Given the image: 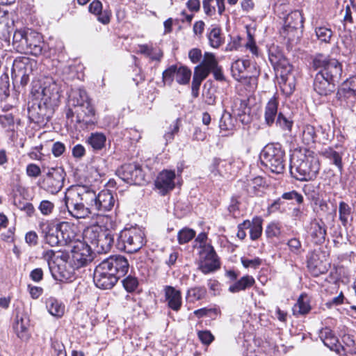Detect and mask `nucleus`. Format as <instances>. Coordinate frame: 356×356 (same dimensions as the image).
<instances>
[{
    "label": "nucleus",
    "instance_id": "1",
    "mask_svg": "<svg viewBox=\"0 0 356 356\" xmlns=\"http://www.w3.org/2000/svg\"><path fill=\"white\" fill-rule=\"evenodd\" d=\"M129 268L128 260L124 257L111 256L96 266L94 272V282L99 289H110L127 273Z\"/></svg>",
    "mask_w": 356,
    "mask_h": 356
},
{
    "label": "nucleus",
    "instance_id": "2",
    "mask_svg": "<svg viewBox=\"0 0 356 356\" xmlns=\"http://www.w3.org/2000/svg\"><path fill=\"white\" fill-rule=\"evenodd\" d=\"M95 191L83 186L68 188L64 201L69 213L74 218H85L93 213L92 202Z\"/></svg>",
    "mask_w": 356,
    "mask_h": 356
},
{
    "label": "nucleus",
    "instance_id": "3",
    "mask_svg": "<svg viewBox=\"0 0 356 356\" xmlns=\"http://www.w3.org/2000/svg\"><path fill=\"white\" fill-rule=\"evenodd\" d=\"M320 170V162L317 155L309 150L305 152H296L291 158L290 173L300 181L314 179Z\"/></svg>",
    "mask_w": 356,
    "mask_h": 356
},
{
    "label": "nucleus",
    "instance_id": "4",
    "mask_svg": "<svg viewBox=\"0 0 356 356\" xmlns=\"http://www.w3.org/2000/svg\"><path fill=\"white\" fill-rule=\"evenodd\" d=\"M268 60L276 76L280 78V84L282 90L287 94L292 93L294 85L287 82L288 76L291 73L293 67L278 46L273 44L268 47Z\"/></svg>",
    "mask_w": 356,
    "mask_h": 356
},
{
    "label": "nucleus",
    "instance_id": "5",
    "mask_svg": "<svg viewBox=\"0 0 356 356\" xmlns=\"http://www.w3.org/2000/svg\"><path fill=\"white\" fill-rule=\"evenodd\" d=\"M72 105L76 108V122L82 129H88L95 122V111L92 108L87 92L83 89L76 90L71 99Z\"/></svg>",
    "mask_w": 356,
    "mask_h": 356
},
{
    "label": "nucleus",
    "instance_id": "6",
    "mask_svg": "<svg viewBox=\"0 0 356 356\" xmlns=\"http://www.w3.org/2000/svg\"><path fill=\"white\" fill-rule=\"evenodd\" d=\"M261 164L272 172L282 174L285 170L286 155L280 143L268 144L260 154Z\"/></svg>",
    "mask_w": 356,
    "mask_h": 356
},
{
    "label": "nucleus",
    "instance_id": "7",
    "mask_svg": "<svg viewBox=\"0 0 356 356\" xmlns=\"http://www.w3.org/2000/svg\"><path fill=\"white\" fill-rule=\"evenodd\" d=\"M144 232L138 227L126 228L122 230L117 238L116 247L121 251L134 253L145 244Z\"/></svg>",
    "mask_w": 356,
    "mask_h": 356
},
{
    "label": "nucleus",
    "instance_id": "8",
    "mask_svg": "<svg viewBox=\"0 0 356 356\" xmlns=\"http://www.w3.org/2000/svg\"><path fill=\"white\" fill-rule=\"evenodd\" d=\"M312 64L315 70H319L318 74L337 83L339 82L342 74V65L337 59L318 54L314 58Z\"/></svg>",
    "mask_w": 356,
    "mask_h": 356
},
{
    "label": "nucleus",
    "instance_id": "9",
    "mask_svg": "<svg viewBox=\"0 0 356 356\" xmlns=\"http://www.w3.org/2000/svg\"><path fill=\"white\" fill-rule=\"evenodd\" d=\"M200 261L198 268L207 275L220 268V262L214 248L211 245H204L200 252Z\"/></svg>",
    "mask_w": 356,
    "mask_h": 356
},
{
    "label": "nucleus",
    "instance_id": "10",
    "mask_svg": "<svg viewBox=\"0 0 356 356\" xmlns=\"http://www.w3.org/2000/svg\"><path fill=\"white\" fill-rule=\"evenodd\" d=\"M65 173L63 168H51L42 181V187L51 194L58 193L63 187Z\"/></svg>",
    "mask_w": 356,
    "mask_h": 356
},
{
    "label": "nucleus",
    "instance_id": "11",
    "mask_svg": "<svg viewBox=\"0 0 356 356\" xmlns=\"http://www.w3.org/2000/svg\"><path fill=\"white\" fill-rule=\"evenodd\" d=\"M51 109L44 102L33 101L29 103V118L34 123L46 124L51 118Z\"/></svg>",
    "mask_w": 356,
    "mask_h": 356
},
{
    "label": "nucleus",
    "instance_id": "12",
    "mask_svg": "<svg viewBox=\"0 0 356 356\" xmlns=\"http://www.w3.org/2000/svg\"><path fill=\"white\" fill-rule=\"evenodd\" d=\"M118 174L122 180L131 184L143 185L145 182L140 166L136 163L123 165Z\"/></svg>",
    "mask_w": 356,
    "mask_h": 356
},
{
    "label": "nucleus",
    "instance_id": "13",
    "mask_svg": "<svg viewBox=\"0 0 356 356\" xmlns=\"http://www.w3.org/2000/svg\"><path fill=\"white\" fill-rule=\"evenodd\" d=\"M71 252L72 264L76 268L86 266L92 260L91 248L81 241L73 245Z\"/></svg>",
    "mask_w": 356,
    "mask_h": 356
},
{
    "label": "nucleus",
    "instance_id": "14",
    "mask_svg": "<svg viewBox=\"0 0 356 356\" xmlns=\"http://www.w3.org/2000/svg\"><path fill=\"white\" fill-rule=\"evenodd\" d=\"M115 202L113 195L110 191L103 190L97 195L95 191V200L92 202L94 214L103 215L105 212L111 211Z\"/></svg>",
    "mask_w": 356,
    "mask_h": 356
},
{
    "label": "nucleus",
    "instance_id": "15",
    "mask_svg": "<svg viewBox=\"0 0 356 356\" xmlns=\"http://www.w3.org/2000/svg\"><path fill=\"white\" fill-rule=\"evenodd\" d=\"M250 62L248 60H237L232 63L231 71L233 77L244 83H248L250 85V89L254 90L257 87V79L255 76L248 77L244 75L245 70L250 66Z\"/></svg>",
    "mask_w": 356,
    "mask_h": 356
},
{
    "label": "nucleus",
    "instance_id": "16",
    "mask_svg": "<svg viewBox=\"0 0 356 356\" xmlns=\"http://www.w3.org/2000/svg\"><path fill=\"white\" fill-rule=\"evenodd\" d=\"M175 177L173 170H163L158 175L154 185L161 195H165L174 189Z\"/></svg>",
    "mask_w": 356,
    "mask_h": 356
},
{
    "label": "nucleus",
    "instance_id": "17",
    "mask_svg": "<svg viewBox=\"0 0 356 356\" xmlns=\"http://www.w3.org/2000/svg\"><path fill=\"white\" fill-rule=\"evenodd\" d=\"M40 227L48 244L52 247L60 244L59 222L47 220L41 222Z\"/></svg>",
    "mask_w": 356,
    "mask_h": 356
},
{
    "label": "nucleus",
    "instance_id": "18",
    "mask_svg": "<svg viewBox=\"0 0 356 356\" xmlns=\"http://www.w3.org/2000/svg\"><path fill=\"white\" fill-rule=\"evenodd\" d=\"M50 271L52 277L62 282H72L74 278V269L67 264H56L50 265Z\"/></svg>",
    "mask_w": 356,
    "mask_h": 356
},
{
    "label": "nucleus",
    "instance_id": "19",
    "mask_svg": "<svg viewBox=\"0 0 356 356\" xmlns=\"http://www.w3.org/2000/svg\"><path fill=\"white\" fill-rule=\"evenodd\" d=\"M26 42H27V49L22 51V53L30 54L35 56L42 54L44 42L39 33L30 31L26 35Z\"/></svg>",
    "mask_w": 356,
    "mask_h": 356
},
{
    "label": "nucleus",
    "instance_id": "20",
    "mask_svg": "<svg viewBox=\"0 0 356 356\" xmlns=\"http://www.w3.org/2000/svg\"><path fill=\"white\" fill-rule=\"evenodd\" d=\"M337 83L316 74L314 81V90L322 96H327L335 90Z\"/></svg>",
    "mask_w": 356,
    "mask_h": 356
},
{
    "label": "nucleus",
    "instance_id": "21",
    "mask_svg": "<svg viewBox=\"0 0 356 356\" xmlns=\"http://www.w3.org/2000/svg\"><path fill=\"white\" fill-rule=\"evenodd\" d=\"M163 291L168 306L174 311H179L182 305L181 291L172 286H165Z\"/></svg>",
    "mask_w": 356,
    "mask_h": 356
},
{
    "label": "nucleus",
    "instance_id": "22",
    "mask_svg": "<svg viewBox=\"0 0 356 356\" xmlns=\"http://www.w3.org/2000/svg\"><path fill=\"white\" fill-rule=\"evenodd\" d=\"M218 66V62L213 53L205 52L201 63L195 67V70L200 73L205 74L207 77L209 74Z\"/></svg>",
    "mask_w": 356,
    "mask_h": 356
},
{
    "label": "nucleus",
    "instance_id": "23",
    "mask_svg": "<svg viewBox=\"0 0 356 356\" xmlns=\"http://www.w3.org/2000/svg\"><path fill=\"white\" fill-rule=\"evenodd\" d=\"M207 38L209 45L214 49L219 48L225 42L222 29L217 25H211L207 29Z\"/></svg>",
    "mask_w": 356,
    "mask_h": 356
},
{
    "label": "nucleus",
    "instance_id": "24",
    "mask_svg": "<svg viewBox=\"0 0 356 356\" xmlns=\"http://www.w3.org/2000/svg\"><path fill=\"white\" fill-rule=\"evenodd\" d=\"M278 105V99L273 96L270 99L265 106L264 121L269 127H271L275 123V118H277L279 114Z\"/></svg>",
    "mask_w": 356,
    "mask_h": 356
},
{
    "label": "nucleus",
    "instance_id": "25",
    "mask_svg": "<svg viewBox=\"0 0 356 356\" xmlns=\"http://www.w3.org/2000/svg\"><path fill=\"white\" fill-rule=\"evenodd\" d=\"M114 238L111 232L103 230L94 248L98 253L107 252L111 250Z\"/></svg>",
    "mask_w": 356,
    "mask_h": 356
},
{
    "label": "nucleus",
    "instance_id": "26",
    "mask_svg": "<svg viewBox=\"0 0 356 356\" xmlns=\"http://www.w3.org/2000/svg\"><path fill=\"white\" fill-rule=\"evenodd\" d=\"M102 3L99 0L92 1L88 7L90 13L97 16V20L103 24H107L110 22V13L106 11H102Z\"/></svg>",
    "mask_w": 356,
    "mask_h": 356
},
{
    "label": "nucleus",
    "instance_id": "27",
    "mask_svg": "<svg viewBox=\"0 0 356 356\" xmlns=\"http://www.w3.org/2000/svg\"><path fill=\"white\" fill-rule=\"evenodd\" d=\"M310 235L316 244H321L325 241L326 236L325 225L323 222L314 221L312 222Z\"/></svg>",
    "mask_w": 356,
    "mask_h": 356
},
{
    "label": "nucleus",
    "instance_id": "28",
    "mask_svg": "<svg viewBox=\"0 0 356 356\" xmlns=\"http://www.w3.org/2000/svg\"><path fill=\"white\" fill-rule=\"evenodd\" d=\"M337 99L340 102V104L344 107H350L355 102L356 95L348 88H341L338 90Z\"/></svg>",
    "mask_w": 356,
    "mask_h": 356
},
{
    "label": "nucleus",
    "instance_id": "29",
    "mask_svg": "<svg viewBox=\"0 0 356 356\" xmlns=\"http://www.w3.org/2000/svg\"><path fill=\"white\" fill-rule=\"evenodd\" d=\"M304 18L299 10L289 13L285 18L284 24L287 29H298L303 28Z\"/></svg>",
    "mask_w": 356,
    "mask_h": 356
},
{
    "label": "nucleus",
    "instance_id": "30",
    "mask_svg": "<svg viewBox=\"0 0 356 356\" xmlns=\"http://www.w3.org/2000/svg\"><path fill=\"white\" fill-rule=\"evenodd\" d=\"M46 307L49 313L55 317L60 318L65 314V305L54 297L47 299Z\"/></svg>",
    "mask_w": 356,
    "mask_h": 356
},
{
    "label": "nucleus",
    "instance_id": "31",
    "mask_svg": "<svg viewBox=\"0 0 356 356\" xmlns=\"http://www.w3.org/2000/svg\"><path fill=\"white\" fill-rule=\"evenodd\" d=\"M311 309L309 296L305 293H302L300 296L297 302L293 306V312L294 315H305L308 314Z\"/></svg>",
    "mask_w": 356,
    "mask_h": 356
},
{
    "label": "nucleus",
    "instance_id": "32",
    "mask_svg": "<svg viewBox=\"0 0 356 356\" xmlns=\"http://www.w3.org/2000/svg\"><path fill=\"white\" fill-rule=\"evenodd\" d=\"M254 279L252 276L245 275L231 284L228 290L233 293H238L250 288L254 285Z\"/></svg>",
    "mask_w": 356,
    "mask_h": 356
},
{
    "label": "nucleus",
    "instance_id": "33",
    "mask_svg": "<svg viewBox=\"0 0 356 356\" xmlns=\"http://www.w3.org/2000/svg\"><path fill=\"white\" fill-rule=\"evenodd\" d=\"M29 31L23 29L16 30L13 34V44L16 48L17 51L22 53V51L27 49L26 35Z\"/></svg>",
    "mask_w": 356,
    "mask_h": 356
},
{
    "label": "nucleus",
    "instance_id": "34",
    "mask_svg": "<svg viewBox=\"0 0 356 356\" xmlns=\"http://www.w3.org/2000/svg\"><path fill=\"white\" fill-rule=\"evenodd\" d=\"M265 181L263 177L258 176L253 179L248 180L246 188L249 194L252 195H259L261 191V188H264Z\"/></svg>",
    "mask_w": 356,
    "mask_h": 356
},
{
    "label": "nucleus",
    "instance_id": "35",
    "mask_svg": "<svg viewBox=\"0 0 356 356\" xmlns=\"http://www.w3.org/2000/svg\"><path fill=\"white\" fill-rule=\"evenodd\" d=\"M230 165V161L215 158L213 159V163L210 167L211 172L214 176H224L225 174L227 173V167Z\"/></svg>",
    "mask_w": 356,
    "mask_h": 356
},
{
    "label": "nucleus",
    "instance_id": "36",
    "mask_svg": "<svg viewBox=\"0 0 356 356\" xmlns=\"http://www.w3.org/2000/svg\"><path fill=\"white\" fill-rule=\"evenodd\" d=\"M106 142V137L102 133H92L87 139V143L92 147L95 151L102 149Z\"/></svg>",
    "mask_w": 356,
    "mask_h": 356
},
{
    "label": "nucleus",
    "instance_id": "37",
    "mask_svg": "<svg viewBox=\"0 0 356 356\" xmlns=\"http://www.w3.org/2000/svg\"><path fill=\"white\" fill-rule=\"evenodd\" d=\"M339 219L344 227H346L350 220L353 219L350 207L343 201L339 204Z\"/></svg>",
    "mask_w": 356,
    "mask_h": 356
},
{
    "label": "nucleus",
    "instance_id": "38",
    "mask_svg": "<svg viewBox=\"0 0 356 356\" xmlns=\"http://www.w3.org/2000/svg\"><path fill=\"white\" fill-rule=\"evenodd\" d=\"M60 243H68L72 241L75 237L70 225L67 222H59Z\"/></svg>",
    "mask_w": 356,
    "mask_h": 356
},
{
    "label": "nucleus",
    "instance_id": "39",
    "mask_svg": "<svg viewBox=\"0 0 356 356\" xmlns=\"http://www.w3.org/2000/svg\"><path fill=\"white\" fill-rule=\"evenodd\" d=\"M318 130L310 124L304 126L302 133V142L307 145L314 144L317 140V132Z\"/></svg>",
    "mask_w": 356,
    "mask_h": 356
},
{
    "label": "nucleus",
    "instance_id": "40",
    "mask_svg": "<svg viewBox=\"0 0 356 356\" xmlns=\"http://www.w3.org/2000/svg\"><path fill=\"white\" fill-rule=\"evenodd\" d=\"M103 230L98 226L88 227L83 232L84 239L95 248Z\"/></svg>",
    "mask_w": 356,
    "mask_h": 356
},
{
    "label": "nucleus",
    "instance_id": "41",
    "mask_svg": "<svg viewBox=\"0 0 356 356\" xmlns=\"http://www.w3.org/2000/svg\"><path fill=\"white\" fill-rule=\"evenodd\" d=\"M29 327V321L26 316H17V321L14 325V329L18 337L24 339L26 337V332Z\"/></svg>",
    "mask_w": 356,
    "mask_h": 356
},
{
    "label": "nucleus",
    "instance_id": "42",
    "mask_svg": "<svg viewBox=\"0 0 356 356\" xmlns=\"http://www.w3.org/2000/svg\"><path fill=\"white\" fill-rule=\"evenodd\" d=\"M262 222L263 220L260 217H254L250 221V237L252 241L257 240L262 234Z\"/></svg>",
    "mask_w": 356,
    "mask_h": 356
},
{
    "label": "nucleus",
    "instance_id": "43",
    "mask_svg": "<svg viewBox=\"0 0 356 356\" xmlns=\"http://www.w3.org/2000/svg\"><path fill=\"white\" fill-rule=\"evenodd\" d=\"M207 293V290L202 286H195L191 288L188 290L186 294L187 300L191 302L202 300L204 298Z\"/></svg>",
    "mask_w": 356,
    "mask_h": 356
},
{
    "label": "nucleus",
    "instance_id": "44",
    "mask_svg": "<svg viewBox=\"0 0 356 356\" xmlns=\"http://www.w3.org/2000/svg\"><path fill=\"white\" fill-rule=\"evenodd\" d=\"M191 76V71L186 67H177L176 81L178 83L186 85L189 83Z\"/></svg>",
    "mask_w": 356,
    "mask_h": 356
},
{
    "label": "nucleus",
    "instance_id": "45",
    "mask_svg": "<svg viewBox=\"0 0 356 356\" xmlns=\"http://www.w3.org/2000/svg\"><path fill=\"white\" fill-rule=\"evenodd\" d=\"M353 34L350 31H344L343 33L340 34L341 42L343 44L346 52L350 54L354 49L355 41Z\"/></svg>",
    "mask_w": 356,
    "mask_h": 356
},
{
    "label": "nucleus",
    "instance_id": "46",
    "mask_svg": "<svg viewBox=\"0 0 356 356\" xmlns=\"http://www.w3.org/2000/svg\"><path fill=\"white\" fill-rule=\"evenodd\" d=\"M219 127L221 131H232L234 127V120L232 115L225 111L220 120Z\"/></svg>",
    "mask_w": 356,
    "mask_h": 356
},
{
    "label": "nucleus",
    "instance_id": "47",
    "mask_svg": "<svg viewBox=\"0 0 356 356\" xmlns=\"http://www.w3.org/2000/svg\"><path fill=\"white\" fill-rule=\"evenodd\" d=\"M323 155L332 161L334 164L340 170L343 169L342 156L341 155L332 148L326 149L323 152Z\"/></svg>",
    "mask_w": 356,
    "mask_h": 356
},
{
    "label": "nucleus",
    "instance_id": "48",
    "mask_svg": "<svg viewBox=\"0 0 356 356\" xmlns=\"http://www.w3.org/2000/svg\"><path fill=\"white\" fill-rule=\"evenodd\" d=\"M275 123L282 130L291 131L293 122L289 118L286 117L282 112H279Z\"/></svg>",
    "mask_w": 356,
    "mask_h": 356
},
{
    "label": "nucleus",
    "instance_id": "49",
    "mask_svg": "<svg viewBox=\"0 0 356 356\" xmlns=\"http://www.w3.org/2000/svg\"><path fill=\"white\" fill-rule=\"evenodd\" d=\"M323 342L330 350L334 351L337 354L340 355L341 350H345V348L339 343L338 339L335 335L330 339H326Z\"/></svg>",
    "mask_w": 356,
    "mask_h": 356
},
{
    "label": "nucleus",
    "instance_id": "50",
    "mask_svg": "<svg viewBox=\"0 0 356 356\" xmlns=\"http://www.w3.org/2000/svg\"><path fill=\"white\" fill-rule=\"evenodd\" d=\"M195 236V232L190 228H184L178 233L177 238L179 244L189 242Z\"/></svg>",
    "mask_w": 356,
    "mask_h": 356
},
{
    "label": "nucleus",
    "instance_id": "51",
    "mask_svg": "<svg viewBox=\"0 0 356 356\" xmlns=\"http://www.w3.org/2000/svg\"><path fill=\"white\" fill-rule=\"evenodd\" d=\"M315 32L316 37L319 40L326 43L330 42L332 35V31L330 29L325 26H320L316 28Z\"/></svg>",
    "mask_w": 356,
    "mask_h": 356
},
{
    "label": "nucleus",
    "instance_id": "52",
    "mask_svg": "<svg viewBox=\"0 0 356 356\" xmlns=\"http://www.w3.org/2000/svg\"><path fill=\"white\" fill-rule=\"evenodd\" d=\"M286 245H288L290 252L294 255H300L304 252L302 247V243L298 238L294 237L289 239L287 241Z\"/></svg>",
    "mask_w": 356,
    "mask_h": 356
},
{
    "label": "nucleus",
    "instance_id": "53",
    "mask_svg": "<svg viewBox=\"0 0 356 356\" xmlns=\"http://www.w3.org/2000/svg\"><path fill=\"white\" fill-rule=\"evenodd\" d=\"M342 341L344 343V346H343L345 348L344 352L350 354L356 353L355 341L353 336L350 334H344L342 337Z\"/></svg>",
    "mask_w": 356,
    "mask_h": 356
},
{
    "label": "nucleus",
    "instance_id": "54",
    "mask_svg": "<svg viewBox=\"0 0 356 356\" xmlns=\"http://www.w3.org/2000/svg\"><path fill=\"white\" fill-rule=\"evenodd\" d=\"M122 284L127 292L134 291L138 285V281L136 277L129 275L122 280Z\"/></svg>",
    "mask_w": 356,
    "mask_h": 356
},
{
    "label": "nucleus",
    "instance_id": "55",
    "mask_svg": "<svg viewBox=\"0 0 356 356\" xmlns=\"http://www.w3.org/2000/svg\"><path fill=\"white\" fill-rule=\"evenodd\" d=\"M177 66L171 65L163 72V81L165 84L171 85L174 77H176Z\"/></svg>",
    "mask_w": 356,
    "mask_h": 356
},
{
    "label": "nucleus",
    "instance_id": "56",
    "mask_svg": "<svg viewBox=\"0 0 356 356\" xmlns=\"http://www.w3.org/2000/svg\"><path fill=\"white\" fill-rule=\"evenodd\" d=\"M54 204L49 200H42L40 202L38 209L44 216H49L51 214L54 209Z\"/></svg>",
    "mask_w": 356,
    "mask_h": 356
},
{
    "label": "nucleus",
    "instance_id": "57",
    "mask_svg": "<svg viewBox=\"0 0 356 356\" xmlns=\"http://www.w3.org/2000/svg\"><path fill=\"white\" fill-rule=\"evenodd\" d=\"M265 232L268 238L278 237L281 234L280 227L278 223L272 222L266 227Z\"/></svg>",
    "mask_w": 356,
    "mask_h": 356
},
{
    "label": "nucleus",
    "instance_id": "58",
    "mask_svg": "<svg viewBox=\"0 0 356 356\" xmlns=\"http://www.w3.org/2000/svg\"><path fill=\"white\" fill-rule=\"evenodd\" d=\"M197 337H198V339L200 340V341L204 345H207V346L211 344L215 339L214 336L209 330L198 331Z\"/></svg>",
    "mask_w": 356,
    "mask_h": 356
},
{
    "label": "nucleus",
    "instance_id": "59",
    "mask_svg": "<svg viewBox=\"0 0 356 356\" xmlns=\"http://www.w3.org/2000/svg\"><path fill=\"white\" fill-rule=\"evenodd\" d=\"M282 198L286 200H295L298 204L303 202V196L296 191L284 193Z\"/></svg>",
    "mask_w": 356,
    "mask_h": 356
},
{
    "label": "nucleus",
    "instance_id": "60",
    "mask_svg": "<svg viewBox=\"0 0 356 356\" xmlns=\"http://www.w3.org/2000/svg\"><path fill=\"white\" fill-rule=\"evenodd\" d=\"M241 263H242L243 266L246 268H252L253 269H257L261 264L262 261L259 257H256L252 259H249L247 258L242 257Z\"/></svg>",
    "mask_w": 356,
    "mask_h": 356
},
{
    "label": "nucleus",
    "instance_id": "61",
    "mask_svg": "<svg viewBox=\"0 0 356 356\" xmlns=\"http://www.w3.org/2000/svg\"><path fill=\"white\" fill-rule=\"evenodd\" d=\"M206 78L207 76H205V74L200 73L194 69L191 89H200L202 81Z\"/></svg>",
    "mask_w": 356,
    "mask_h": 356
},
{
    "label": "nucleus",
    "instance_id": "62",
    "mask_svg": "<svg viewBox=\"0 0 356 356\" xmlns=\"http://www.w3.org/2000/svg\"><path fill=\"white\" fill-rule=\"evenodd\" d=\"M0 124L3 127L10 129L14 125V118L10 113L0 115Z\"/></svg>",
    "mask_w": 356,
    "mask_h": 356
},
{
    "label": "nucleus",
    "instance_id": "63",
    "mask_svg": "<svg viewBox=\"0 0 356 356\" xmlns=\"http://www.w3.org/2000/svg\"><path fill=\"white\" fill-rule=\"evenodd\" d=\"M250 226V221L249 220H244L242 223L238 225V232L236 236L238 238L243 240L246 237L245 229H248Z\"/></svg>",
    "mask_w": 356,
    "mask_h": 356
},
{
    "label": "nucleus",
    "instance_id": "64",
    "mask_svg": "<svg viewBox=\"0 0 356 356\" xmlns=\"http://www.w3.org/2000/svg\"><path fill=\"white\" fill-rule=\"evenodd\" d=\"M248 40L245 43V47L248 49L250 52L255 56L258 57L259 54L258 51V48L256 45L255 41L251 34L248 33Z\"/></svg>",
    "mask_w": 356,
    "mask_h": 356
}]
</instances>
